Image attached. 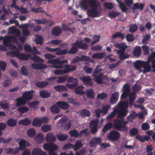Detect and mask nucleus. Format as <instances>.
Instances as JSON below:
<instances>
[{
  "instance_id": "412c9836",
  "label": "nucleus",
  "mask_w": 155,
  "mask_h": 155,
  "mask_svg": "<svg viewBox=\"0 0 155 155\" xmlns=\"http://www.w3.org/2000/svg\"><path fill=\"white\" fill-rule=\"evenodd\" d=\"M61 28L58 26L54 27L52 29V34L54 36H58L62 32Z\"/></svg>"
},
{
  "instance_id": "b1692460",
  "label": "nucleus",
  "mask_w": 155,
  "mask_h": 155,
  "mask_svg": "<svg viewBox=\"0 0 155 155\" xmlns=\"http://www.w3.org/2000/svg\"><path fill=\"white\" fill-rule=\"evenodd\" d=\"M84 87L82 86H79L77 87L74 90L76 94L84 95V92L83 91Z\"/></svg>"
},
{
  "instance_id": "a18cd8bd",
  "label": "nucleus",
  "mask_w": 155,
  "mask_h": 155,
  "mask_svg": "<svg viewBox=\"0 0 155 155\" xmlns=\"http://www.w3.org/2000/svg\"><path fill=\"white\" fill-rule=\"evenodd\" d=\"M113 124L111 122L107 123L103 128V131L104 132H106L108 130L112 128L113 127Z\"/></svg>"
},
{
  "instance_id": "f704fd0d",
  "label": "nucleus",
  "mask_w": 155,
  "mask_h": 155,
  "mask_svg": "<svg viewBox=\"0 0 155 155\" xmlns=\"http://www.w3.org/2000/svg\"><path fill=\"white\" fill-rule=\"evenodd\" d=\"M117 107H114L113 108V111L107 116V119L110 120V119L113 118L117 113Z\"/></svg>"
},
{
  "instance_id": "864d4df0",
  "label": "nucleus",
  "mask_w": 155,
  "mask_h": 155,
  "mask_svg": "<svg viewBox=\"0 0 155 155\" xmlns=\"http://www.w3.org/2000/svg\"><path fill=\"white\" fill-rule=\"evenodd\" d=\"M120 14V13L115 11H110L109 12L108 15L111 18H114Z\"/></svg>"
},
{
  "instance_id": "0e129e2a",
  "label": "nucleus",
  "mask_w": 155,
  "mask_h": 155,
  "mask_svg": "<svg viewBox=\"0 0 155 155\" xmlns=\"http://www.w3.org/2000/svg\"><path fill=\"white\" fill-rule=\"evenodd\" d=\"M41 130L44 132H47L51 130V127L50 125H45L41 127Z\"/></svg>"
},
{
  "instance_id": "79ce46f5",
  "label": "nucleus",
  "mask_w": 155,
  "mask_h": 155,
  "mask_svg": "<svg viewBox=\"0 0 155 155\" xmlns=\"http://www.w3.org/2000/svg\"><path fill=\"white\" fill-rule=\"evenodd\" d=\"M141 51L140 47V46H136L134 49L133 54L135 56L140 57V55Z\"/></svg>"
},
{
  "instance_id": "a878e982",
  "label": "nucleus",
  "mask_w": 155,
  "mask_h": 155,
  "mask_svg": "<svg viewBox=\"0 0 155 155\" xmlns=\"http://www.w3.org/2000/svg\"><path fill=\"white\" fill-rule=\"evenodd\" d=\"M31 56V54H27L24 53H18V58L20 60H27Z\"/></svg>"
},
{
  "instance_id": "c85d7f7f",
  "label": "nucleus",
  "mask_w": 155,
  "mask_h": 155,
  "mask_svg": "<svg viewBox=\"0 0 155 155\" xmlns=\"http://www.w3.org/2000/svg\"><path fill=\"white\" fill-rule=\"evenodd\" d=\"M39 95L42 98H48L50 96L51 94L45 90H42L40 91Z\"/></svg>"
},
{
  "instance_id": "4d7b16f0",
  "label": "nucleus",
  "mask_w": 155,
  "mask_h": 155,
  "mask_svg": "<svg viewBox=\"0 0 155 155\" xmlns=\"http://www.w3.org/2000/svg\"><path fill=\"white\" fill-rule=\"evenodd\" d=\"M110 105L106 104L103 105L101 110L102 113L104 114H106L109 111V109L110 108Z\"/></svg>"
},
{
  "instance_id": "cd10ccee",
  "label": "nucleus",
  "mask_w": 155,
  "mask_h": 155,
  "mask_svg": "<svg viewBox=\"0 0 155 155\" xmlns=\"http://www.w3.org/2000/svg\"><path fill=\"white\" fill-rule=\"evenodd\" d=\"M54 88L56 91L58 92H60L63 91H68V89L67 87L63 85H56L54 87Z\"/></svg>"
},
{
  "instance_id": "bb28decb",
  "label": "nucleus",
  "mask_w": 155,
  "mask_h": 155,
  "mask_svg": "<svg viewBox=\"0 0 155 155\" xmlns=\"http://www.w3.org/2000/svg\"><path fill=\"white\" fill-rule=\"evenodd\" d=\"M51 112L54 114H58L59 113L60 111V109L59 107H58L56 104H54L50 108Z\"/></svg>"
},
{
  "instance_id": "c03bdc74",
  "label": "nucleus",
  "mask_w": 155,
  "mask_h": 155,
  "mask_svg": "<svg viewBox=\"0 0 155 155\" xmlns=\"http://www.w3.org/2000/svg\"><path fill=\"white\" fill-rule=\"evenodd\" d=\"M31 123L30 120L28 118H25L23 120H19V124H23L24 125L27 126L30 125Z\"/></svg>"
},
{
  "instance_id": "f8f14e48",
  "label": "nucleus",
  "mask_w": 155,
  "mask_h": 155,
  "mask_svg": "<svg viewBox=\"0 0 155 155\" xmlns=\"http://www.w3.org/2000/svg\"><path fill=\"white\" fill-rule=\"evenodd\" d=\"M101 140V139L100 137H94L90 141V146L91 147H95L97 144H100Z\"/></svg>"
},
{
  "instance_id": "6e6552de",
  "label": "nucleus",
  "mask_w": 155,
  "mask_h": 155,
  "mask_svg": "<svg viewBox=\"0 0 155 155\" xmlns=\"http://www.w3.org/2000/svg\"><path fill=\"white\" fill-rule=\"evenodd\" d=\"M19 146L18 148L21 150L23 151L24 150L27 149V148L31 146V144L27 140L20 139L18 143Z\"/></svg>"
},
{
  "instance_id": "13d9d810",
  "label": "nucleus",
  "mask_w": 155,
  "mask_h": 155,
  "mask_svg": "<svg viewBox=\"0 0 155 155\" xmlns=\"http://www.w3.org/2000/svg\"><path fill=\"white\" fill-rule=\"evenodd\" d=\"M99 123V120L98 119L92 120L90 124V127H97Z\"/></svg>"
},
{
  "instance_id": "58836bf2",
  "label": "nucleus",
  "mask_w": 155,
  "mask_h": 155,
  "mask_svg": "<svg viewBox=\"0 0 155 155\" xmlns=\"http://www.w3.org/2000/svg\"><path fill=\"white\" fill-rule=\"evenodd\" d=\"M125 34L122 33L120 32H117L115 33L112 35V38H120L122 40L125 38Z\"/></svg>"
},
{
  "instance_id": "774afa93",
  "label": "nucleus",
  "mask_w": 155,
  "mask_h": 155,
  "mask_svg": "<svg viewBox=\"0 0 155 155\" xmlns=\"http://www.w3.org/2000/svg\"><path fill=\"white\" fill-rule=\"evenodd\" d=\"M102 71V69L100 68L98 66L96 67L95 68L94 70L92 76L94 77L96 76L97 74L100 73V72Z\"/></svg>"
},
{
  "instance_id": "a19ab883",
  "label": "nucleus",
  "mask_w": 155,
  "mask_h": 155,
  "mask_svg": "<svg viewBox=\"0 0 155 155\" xmlns=\"http://www.w3.org/2000/svg\"><path fill=\"white\" fill-rule=\"evenodd\" d=\"M129 28L130 32L134 33L138 30V27L136 24L132 23L129 25Z\"/></svg>"
},
{
  "instance_id": "20e7f679",
  "label": "nucleus",
  "mask_w": 155,
  "mask_h": 155,
  "mask_svg": "<svg viewBox=\"0 0 155 155\" xmlns=\"http://www.w3.org/2000/svg\"><path fill=\"white\" fill-rule=\"evenodd\" d=\"M123 121L121 120L115 119L114 121V127L117 130L122 132L127 131L128 129L127 127L122 124Z\"/></svg>"
},
{
  "instance_id": "1a4fd4ad",
  "label": "nucleus",
  "mask_w": 155,
  "mask_h": 155,
  "mask_svg": "<svg viewBox=\"0 0 155 155\" xmlns=\"http://www.w3.org/2000/svg\"><path fill=\"white\" fill-rule=\"evenodd\" d=\"M80 79L87 87H92L93 85V82L90 76H82L80 78Z\"/></svg>"
},
{
  "instance_id": "7c9ffc66",
  "label": "nucleus",
  "mask_w": 155,
  "mask_h": 155,
  "mask_svg": "<svg viewBox=\"0 0 155 155\" xmlns=\"http://www.w3.org/2000/svg\"><path fill=\"white\" fill-rule=\"evenodd\" d=\"M145 61L137 60L134 63V67L138 70L140 68L143 67Z\"/></svg>"
},
{
  "instance_id": "c9c22d12",
  "label": "nucleus",
  "mask_w": 155,
  "mask_h": 155,
  "mask_svg": "<svg viewBox=\"0 0 155 155\" xmlns=\"http://www.w3.org/2000/svg\"><path fill=\"white\" fill-rule=\"evenodd\" d=\"M114 46L117 48H119L124 51L127 47V45L125 43H122L121 44H115Z\"/></svg>"
},
{
  "instance_id": "393cba45",
  "label": "nucleus",
  "mask_w": 155,
  "mask_h": 155,
  "mask_svg": "<svg viewBox=\"0 0 155 155\" xmlns=\"http://www.w3.org/2000/svg\"><path fill=\"white\" fill-rule=\"evenodd\" d=\"M16 101H17L16 106L17 107H19L22 105H25L27 103L26 100L24 99L22 96L17 98L16 99Z\"/></svg>"
},
{
  "instance_id": "3c124183",
  "label": "nucleus",
  "mask_w": 155,
  "mask_h": 155,
  "mask_svg": "<svg viewBox=\"0 0 155 155\" xmlns=\"http://www.w3.org/2000/svg\"><path fill=\"white\" fill-rule=\"evenodd\" d=\"M27 134L28 136L33 138L35 136L36 132L35 129H30L28 130Z\"/></svg>"
},
{
  "instance_id": "f3484780",
  "label": "nucleus",
  "mask_w": 155,
  "mask_h": 155,
  "mask_svg": "<svg viewBox=\"0 0 155 155\" xmlns=\"http://www.w3.org/2000/svg\"><path fill=\"white\" fill-rule=\"evenodd\" d=\"M12 37L11 36H5L3 40L4 45L7 47L9 46L12 44Z\"/></svg>"
},
{
  "instance_id": "7ed1b4c3",
  "label": "nucleus",
  "mask_w": 155,
  "mask_h": 155,
  "mask_svg": "<svg viewBox=\"0 0 155 155\" xmlns=\"http://www.w3.org/2000/svg\"><path fill=\"white\" fill-rule=\"evenodd\" d=\"M64 70H57L54 71L55 74L57 75H63L66 74L69 72L75 70L77 69V66L76 65H70L68 64H65L64 67Z\"/></svg>"
},
{
  "instance_id": "2f4dec72",
  "label": "nucleus",
  "mask_w": 155,
  "mask_h": 155,
  "mask_svg": "<svg viewBox=\"0 0 155 155\" xmlns=\"http://www.w3.org/2000/svg\"><path fill=\"white\" fill-rule=\"evenodd\" d=\"M35 84L36 87L42 88L48 85L49 83L47 81H38Z\"/></svg>"
},
{
  "instance_id": "9d476101",
  "label": "nucleus",
  "mask_w": 155,
  "mask_h": 155,
  "mask_svg": "<svg viewBox=\"0 0 155 155\" xmlns=\"http://www.w3.org/2000/svg\"><path fill=\"white\" fill-rule=\"evenodd\" d=\"M44 149L49 152L55 151L58 149V147L55 144L50 143H46L43 146Z\"/></svg>"
},
{
  "instance_id": "8fccbe9b",
  "label": "nucleus",
  "mask_w": 155,
  "mask_h": 155,
  "mask_svg": "<svg viewBox=\"0 0 155 155\" xmlns=\"http://www.w3.org/2000/svg\"><path fill=\"white\" fill-rule=\"evenodd\" d=\"M88 0H83L80 3L81 7L83 9L87 10L88 8Z\"/></svg>"
},
{
  "instance_id": "a211bd4d",
  "label": "nucleus",
  "mask_w": 155,
  "mask_h": 155,
  "mask_svg": "<svg viewBox=\"0 0 155 155\" xmlns=\"http://www.w3.org/2000/svg\"><path fill=\"white\" fill-rule=\"evenodd\" d=\"M119 109H126L129 107V104L127 101H120L115 107Z\"/></svg>"
},
{
  "instance_id": "ea45409f",
  "label": "nucleus",
  "mask_w": 155,
  "mask_h": 155,
  "mask_svg": "<svg viewBox=\"0 0 155 155\" xmlns=\"http://www.w3.org/2000/svg\"><path fill=\"white\" fill-rule=\"evenodd\" d=\"M117 2L119 4V6L123 12H127L128 8L125 4L120 2L119 0H116Z\"/></svg>"
},
{
  "instance_id": "69168bd1",
  "label": "nucleus",
  "mask_w": 155,
  "mask_h": 155,
  "mask_svg": "<svg viewBox=\"0 0 155 155\" xmlns=\"http://www.w3.org/2000/svg\"><path fill=\"white\" fill-rule=\"evenodd\" d=\"M146 151L147 153L146 155H153V152H152L153 150V147L152 145H148L146 147Z\"/></svg>"
},
{
  "instance_id": "338daca9",
  "label": "nucleus",
  "mask_w": 155,
  "mask_h": 155,
  "mask_svg": "<svg viewBox=\"0 0 155 155\" xmlns=\"http://www.w3.org/2000/svg\"><path fill=\"white\" fill-rule=\"evenodd\" d=\"M41 121L39 119H35L32 122V125L34 126L39 127L41 125Z\"/></svg>"
},
{
  "instance_id": "aec40b11",
  "label": "nucleus",
  "mask_w": 155,
  "mask_h": 155,
  "mask_svg": "<svg viewBox=\"0 0 155 155\" xmlns=\"http://www.w3.org/2000/svg\"><path fill=\"white\" fill-rule=\"evenodd\" d=\"M31 67L35 70H42L46 68L47 67L46 65L43 64L33 63L31 64Z\"/></svg>"
},
{
  "instance_id": "052dcab7",
  "label": "nucleus",
  "mask_w": 155,
  "mask_h": 155,
  "mask_svg": "<svg viewBox=\"0 0 155 155\" xmlns=\"http://www.w3.org/2000/svg\"><path fill=\"white\" fill-rule=\"evenodd\" d=\"M136 97V94L134 92L132 93L129 97V101L130 104H132Z\"/></svg>"
},
{
  "instance_id": "9b49d317",
  "label": "nucleus",
  "mask_w": 155,
  "mask_h": 155,
  "mask_svg": "<svg viewBox=\"0 0 155 155\" xmlns=\"http://www.w3.org/2000/svg\"><path fill=\"white\" fill-rule=\"evenodd\" d=\"M34 93V91L33 90L25 91L23 94L22 97L26 101H29L32 99Z\"/></svg>"
},
{
  "instance_id": "423d86ee",
  "label": "nucleus",
  "mask_w": 155,
  "mask_h": 155,
  "mask_svg": "<svg viewBox=\"0 0 155 155\" xmlns=\"http://www.w3.org/2000/svg\"><path fill=\"white\" fill-rule=\"evenodd\" d=\"M123 93L120 97L121 99H124L128 97L130 92L129 84L128 83L124 84L122 88Z\"/></svg>"
},
{
  "instance_id": "72a5a7b5",
  "label": "nucleus",
  "mask_w": 155,
  "mask_h": 155,
  "mask_svg": "<svg viewBox=\"0 0 155 155\" xmlns=\"http://www.w3.org/2000/svg\"><path fill=\"white\" fill-rule=\"evenodd\" d=\"M105 56V54L104 52H101L94 54L92 56L93 58L97 59H102Z\"/></svg>"
},
{
  "instance_id": "f257e3e1",
  "label": "nucleus",
  "mask_w": 155,
  "mask_h": 155,
  "mask_svg": "<svg viewBox=\"0 0 155 155\" xmlns=\"http://www.w3.org/2000/svg\"><path fill=\"white\" fill-rule=\"evenodd\" d=\"M89 1L91 8L87 11V15L93 18L99 17L101 10L100 3L96 0H89Z\"/></svg>"
},
{
  "instance_id": "39448f33",
  "label": "nucleus",
  "mask_w": 155,
  "mask_h": 155,
  "mask_svg": "<svg viewBox=\"0 0 155 155\" xmlns=\"http://www.w3.org/2000/svg\"><path fill=\"white\" fill-rule=\"evenodd\" d=\"M68 83H72V84H66V85L70 89H73L79 84L78 80L73 77H70L67 78Z\"/></svg>"
},
{
  "instance_id": "dca6fc26",
  "label": "nucleus",
  "mask_w": 155,
  "mask_h": 155,
  "mask_svg": "<svg viewBox=\"0 0 155 155\" xmlns=\"http://www.w3.org/2000/svg\"><path fill=\"white\" fill-rule=\"evenodd\" d=\"M103 74L101 73L96 76L94 77L93 80L97 83L101 84L104 83L103 81Z\"/></svg>"
},
{
  "instance_id": "5fc2aeb1",
  "label": "nucleus",
  "mask_w": 155,
  "mask_h": 155,
  "mask_svg": "<svg viewBox=\"0 0 155 155\" xmlns=\"http://www.w3.org/2000/svg\"><path fill=\"white\" fill-rule=\"evenodd\" d=\"M71 124L69 123L65 125L64 123H62L61 124V127L62 130H68L71 127Z\"/></svg>"
},
{
  "instance_id": "e433bc0d",
  "label": "nucleus",
  "mask_w": 155,
  "mask_h": 155,
  "mask_svg": "<svg viewBox=\"0 0 155 155\" xmlns=\"http://www.w3.org/2000/svg\"><path fill=\"white\" fill-rule=\"evenodd\" d=\"M87 97L91 99L94 98V92L92 89H89L87 90L86 93Z\"/></svg>"
},
{
  "instance_id": "49530a36",
  "label": "nucleus",
  "mask_w": 155,
  "mask_h": 155,
  "mask_svg": "<svg viewBox=\"0 0 155 155\" xmlns=\"http://www.w3.org/2000/svg\"><path fill=\"white\" fill-rule=\"evenodd\" d=\"M72 46V47L70 49L68 52V54H75L77 53L78 51V48L77 45H73Z\"/></svg>"
},
{
  "instance_id": "e2e57ef3",
  "label": "nucleus",
  "mask_w": 155,
  "mask_h": 155,
  "mask_svg": "<svg viewBox=\"0 0 155 155\" xmlns=\"http://www.w3.org/2000/svg\"><path fill=\"white\" fill-rule=\"evenodd\" d=\"M68 77L67 76L65 75L62 77H58V80H57V82L59 83H61L64 82L66 81H67Z\"/></svg>"
},
{
  "instance_id": "6ab92c4d",
  "label": "nucleus",
  "mask_w": 155,
  "mask_h": 155,
  "mask_svg": "<svg viewBox=\"0 0 155 155\" xmlns=\"http://www.w3.org/2000/svg\"><path fill=\"white\" fill-rule=\"evenodd\" d=\"M46 141L48 142L54 143L56 140L55 136L51 133H48L45 137Z\"/></svg>"
},
{
  "instance_id": "09e8293b",
  "label": "nucleus",
  "mask_w": 155,
  "mask_h": 155,
  "mask_svg": "<svg viewBox=\"0 0 155 155\" xmlns=\"http://www.w3.org/2000/svg\"><path fill=\"white\" fill-rule=\"evenodd\" d=\"M35 138L37 140L38 143H41L43 142L44 136L42 133H39L36 136Z\"/></svg>"
},
{
  "instance_id": "2eb2a0df",
  "label": "nucleus",
  "mask_w": 155,
  "mask_h": 155,
  "mask_svg": "<svg viewBox=\"0 0 155 155\" xmlns=\"http://www.w3.org/2000/svg\"><path fill=\"white\" fill-rule=\"evenodd\" d=\"M57 105L59 107V108L63 110H67L70 107L68 103L64 101H58L56 102Z\"/></svg>"
},
{
  "instance_id": "4be33fe9",
  "label": "nucleus",
  "mask_w": 155,
  "mask_h": 155,
  "mask_svg": "<svg viewBox=\"0 0 155 155\" xmlns=\"http://www.w3.org/2000/svg\"><path fill=\"white\" fill-rule=\"evenodd\" d=\"M145 5L143 3H139L138 2H136L134 4L132 7L131 8L133 10V12L137 9H139L140 11L143 10Z\"/></svg>"
},
{
  "instance_id": "4c0bfd02",
  "label": "nucleus",
  "mask_w": 155,
  "mask_h": 155,
  "mask_svg": "<svg viewBox=\"0 0 155 155\" xmlns=\"http://www.w3.org/2000/svg\"><path fill=\"white\" fill-rule=\"evenodd\" d=\"M56 136L58 140L60 141H64L66 140L68 137V136L63 134H56Z\"/></svg>"
},
{
  "instance_id": "c756f323",
  "label": "nucleus",
  "mask_w": 155,
  "mask_h": 155,
  "mask_svg": "<svg viewBox=\"0 0 155 155\" xmlns=\"http://www.w3.org/2000/svg\"><path fill=\"white\" fill-rule=\"evenodd\" d=\"M17 124V121L16 120L13 118L9 119L7 121V124L9 127H14Z\"/></svg>"
},
{
  "instance_id": "37998d69",
  "label": "nucleus",
  "mask_w": 155,
  "mask_h": 155,
  "mask_svg": "<svg viewBox=\"0 0 155 155\" xmlns=\"http://www.w3.org/2000/svg\"><path fill=\"white\" fill-rule=\"evenodd\" d=\"M139 133L138 130L136 128L134 127L129 130V133L130 136L133 137L137 135Z\"/></svg>"
},
{
  "instance_id": "5701e85b",
  "label": "nucleus",
  "mask_w": 155,
  "mask_h": 155,
  "mask_svg": "<svg viewBox=\"0 0 155 155\" xmlns=\"http://www.w3.org/2000/svg\"><path fill=\"white\" fill-rule=\"evenodd\" d=\"M119 98V93L116 92L112 94L110 102L113 104H116V101L118 100Z\"/></svg>"
},
{
  "instance_id": "4468645a",
  "label": "nucleus",
  "mask_w": 155,
  "mask_h": 155,
  "mask_svg": "<svg viewBox=\"0 0 155 155\" xmlns=\"http://www.w3.org/2000/svg\"><path fill=\"white\" fill-rule=\"evenodd\" d=\"M77 45L78 49L83 50L86 49L88 47L87 45L85 43H82V41H79L78 40H77L75 42L71 44V45Z\"/></svg>"
},
{
  "instance_id": "de8ad7c7",
  "label": "nucleus",
  "mask_w": 155,
  "mask_h": 155,
  "mask_svg": "<svg viewBox=\"0 0 155 155\" xmlns=\"http://www.w3.org/2000/svg\"><path fill=\"white\" fill-rule=\"evenodd\" d=\"M82 146L83 144L82 143L81 140H79L76 142L75 145L74 146L73 148L74 150H77L82 147Z\"/></svg>"
},
{
  "instance_id": "f03ea898",
  "label": "nucleus",
  "mask_w": 155,
  "mask_h": 155,
  "mask_svg": "<svg viewBox=\"0 0 155 155\" xmlns=\"http://www.w3.org/2000/svg\"><path fill=\"white\" fill-rule=\"evenodd\" d=\"M47 62L48 64H53L51 66L52 68H54L56 69L64 68V67H63L64 66H62V65L64 64H67L68 63V61L66 59L61 61L59 59L57 58L49 60Z\"/></svg>"
},
{
  "instance_id": "473e14b6",
  "label": "nucleus",
  "mask_w": 155,
  "mask_h": 155,
  "mask_svg": "<svg viewBox=\"0 0 155 155\" xmlns=\"http://www.w3.org/2000/svg\"><path fill=\"white\" fill-rule=\"evenodd\" d=\"M143 67L144 69V70L143 71V73L149 72L151 71V69L150 65L147 61H145Z\"/></svg>"
},
{
  "instance_id": "6e6d98bb",
  "label": "nucleus",
  "mask_w": 155,
  "mask_h": 155,
  "mask_svg": "<svg viewBox=\"0 0 155 155\" xmlns=\"http://www.w3.org/2000/svg\"><path fill=\"white\" fill-rule=\"evenodd\" d=\"M137 116V114L134 111H132L130 113V115H128L127 118V120L134 119Z\"/></svg>"
},
{
  "instance_id": "bf43d9fd",
  "label": "nucleus",
  "mask_w": 155,
  "mask_h": 155,
  "mask_svg": "<svg viewBox=\"0 0 155 155\" xmlns=\"http://www.w3.org/2000/svg\"><path fill=\"white\" fill-rule=\"evenodd\" d=\"M31 59L34 62H36L42 63L44 61V60L42 59L36 55L33 56Z\"/></svg>"
},
{
  "instance_id": "680f3d73",
  "label": "nucleus",
  "mask_w": 155,
  "mask_h": 155,
  "mask_svg": "<svg viewBox=\"0 0 155 155\" xmlns=\"http://www.w3.org/2000/svg\"><path fill=\"white\" fill-rule=\"evenodd\" d=\"M17 110L19 112L21 113H24L28 111L29 110V108L26 107H21L18 108Z\"/></svg>"
},
{
  "instance_id": "0eeeda50",
  "label": "nucleus",
  "mask_w": 155,
  "mask_h": 155,
  "mask_svg": "<svg viewBox=\"0 0 155 155\" xmlns=\"http://www.w3.org/2000/svg\"><path fill=\"white\" fill-rule=\"evenodd\" d=\"M120 134L116 130L111 131L107 136L108 138L111 141H115L120 138Z\"/></svg>"
},
{
  "instance_id": "ddd939ff",
  "label": "nucleus",
  "mask_w": 155,
  "mask_h": 155,
  "mask_svg": "<svg viewBox=\"0 0 155 155\" xmlns=\"http://www.w3.org/2000/svg\"><path fill=\"white\" fill-rule=\"evenodd\" d=\"M117 117L119 118H124L126 116L128 112V110L126 109H119L117 108Z\"/></svg>"
},
{
  "instance_id": "603ef678",
  "label": "nucleus",
  "mask_w": 155,
  "mask_h": 155,
  "mask_svg": "<svg viewBox=\"0 0 155 155\" xmlns=\"http://www.w3.org/2000/svg\"><path fill=\"white\" fill-rule=\"evenodd\" d=\"M91 115V112L88 110L84 109L81 110V115L82 117H89Z\"/></svg>"
}]
</instances>
